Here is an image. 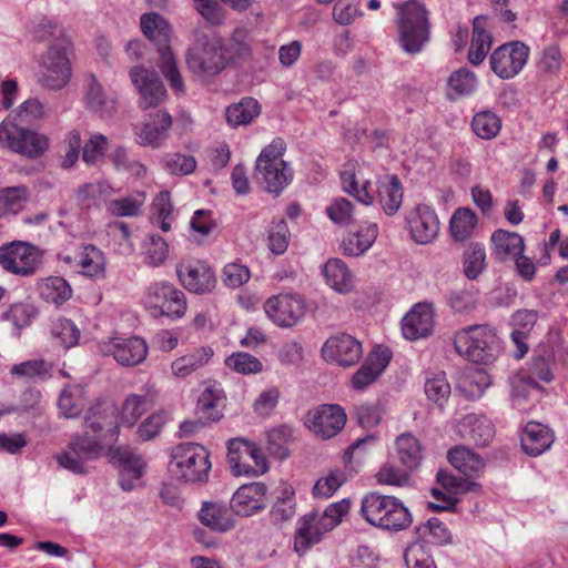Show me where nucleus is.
Masks as SVG:
<instances>
[{"label":"nucleus","mask_w":568,"mask_h":568,"mask_svg":"<svg viewBox=\"0 0 568 568\" xmlns=\"http://www.w3.org/2000/svg\"><path fill=\"white\" fill-rule=\"evenodd\" d=\"M436 480L445 490L455 495L471 491L479 487V484L473 480L465 477H457L443 469L438 470Z\"/></svg>","instance_id":"6e6d98bb"},{"label":"nucleus","mask_w":568,"mask_h":568,"mask_svg":"<svg viewBox=\"0 0 568 568\" xmlns=\"http://www.w3.org/2000/svg\"><path fill=\"white\" fill-rule=\"evenodd\" d=\"M424 390L430 402L443 407L447 403L452 389L446 374L440 372L426 377Z\"/></svg>","instance_id":"3c124183"},{"label":"nucleus","mask_w":568,"mask_h":568,"mask_svg":"<svg viewBox=\"0 0 568 568\" xmlns=\"http://www.w3.org/2000/svg\"><path fill=\"white\" fill-rule=\"evenodd\" d=\"M108 353L122 366H135L145 359L148 346L145 341L138 336L115 337L109 344Z\"/></svg>","instance_id":"a878e982"},{"label":"nucleus","mask_w":568,"mask_h":568,"mask_svg":"<svg viewBox=\"0 0 568 568\" xmlns=\"http://www.w3.org/2000/svg\"><path fill=\"white\" fill-rule=\"evenodd\" d=\"M417 532L422 537L428 535L432 542L440 546L450 544L453 539L448 528L436 517L429 518L426 524L417 527Z\"/></svg>","instance_id":"e2e57ef3"},{"label":"nucleus","mask_w":568,"mask_h":568,"mask_svg":"<svg viewBox=\"0 0 568 568\" xmlns=\"http://www.w3.org/2000/svg\"><path fill=\"white\" fill-rule=\"evenodd\" d=\"M397 457L408 470L416 469L423 459V450L419 440L410 433L400 434L396 438Z\"/></svg>","instance_id":"a19ab883"},{"label":"nucleus","mask_w":568,"mask_h":568,"mask_svg":"<svg viewBox=\"0 0 568 568\" xmlns=\"http://www.w3.org/2000/svg\"><path fill=\"white\" fill-rule=\"evenodd\" d=\"M293 178L288 165L255 168V180L265 191L271 194L280 195L282 191L291 183Z\"/></svg>","instance_id":"7c9ffc66"},{"label":"nucleus","mask_w":568,"mask_h":568,"mask_svg":"<svg viewBox=\"0 0 568 568\" xmlns=\"http://www.w3.org/2000/svg\"><path fill=\"white\" fill-rule=\"evenodd\" d=\"M149 296L162 315L181 317L186 311L184 293L169 282L152 284L149 288Z\"/></svg>","instance_id":"aec40b11"},{"label":"nucleus","mask_w":568,"mask_h":568,"mask_svg":"<svg viewBox=\"0 0 568 568\" xmlns=\"http://www.w3.org/2000/svg\"><path fill=\"white\" fill-rule=\"evenodd\" d=\"M554 439V433L548 426L529 422L521 433L520 444L527 455L536 457L548 450Z\"/></svg>","instance_id":"cd10ccee"},{"label":"nucleus","mask_w":568,"mask_h":568,"mask_svg":"<svg viewBox=\"0 0 568 568\" xmlns=\"http://www.w3.org/2000/svg\"><path fill=\"white\" fill-rule=\"evenodd\" d=\"M412 239L418 244L433 242L439 232V220L436 212L426 204H419L406 216Z\"/></svg>","instance_id":"6ab92c4d"},{"label":"nucleus","mask_w":568,"mask_h":568,"mask_svg":"<svg viewBox=\"0 0 568 568\" xmlns=\"http://www.w3.org/2000/svg\"><path fill=\"white\" fill-rule=\"evenodd\" d=\"M200 521L210 529L225 532L235 527L232 508L221 503L204 501L199 513Z\"/></svg>","instance_id":"c85d7f7f"},{"label":"nucleus","mask_w":568,"mask_h":568,"mask_svg":"<svg viewBox=\"0 0 568 568\" xmlns=\"http://www.w3.org/2000/svg\"><path fill=\"white\" fill-rule=\"evenodd\" d=\"M404 560L408 568H437L433 557L422 544L409 545L405 550Z\"/></svg>","instance_id":"774afa93"},{"label":"nucleus","mask_w":568,"mask_h":568,"mask_svg":"<svg viewBox=\"0 0 568 568\" xmlns=\"http://www.w3.org/2000/svg\"><path fill=\"white\" fill-rule=\"evenodd\" d=\"M376 479L381 485H390L397 487H406L410 483L408 471L390 463H386L379 468L378 473L376 474Z\"/></svg>","instance_id":"680f3d73"},{"label":"nucleus","mask_w":568,"mask_h":568,"mask_svg":"<svg viewBox=\"0 0 568 568\" xmlns=\"http://www.w3.org/2000/svg\"><path fill=\"white\" fill-rule=\"evenodd\" d=\"M69 40L57 38L43 55L40 64V83L50 90H60L71 78V65L67 55Z\"/></svg>","instance_id":"0eeeda50"},{"label":"nucleus","mask_w":568,"mask_h":568,"mask_svg":"<svg viewBox=\"0 0 568 568\" xmlns=\"http://www.w3.org/2000/svg\"><path fill=\"white\" fill-rule=\"evenodd\" d=\"M225 365L240 374H256L263 369L262 362L244 352L233 353L225 359Z\"/></svg>","instance_id":"13d9d810"},{"label":"nucleus","mask_w":568,"mask_h":568,"mask_svg":"<svg viewBox=\"0 0 568 568\" xmlns=\"http://www.w3.org/2000/svg\"><path fill=\"white\" fill-rule=\"evenodd\" d=\"M467 436L476 446L486 447L495 436L493 423L485 416L468 415L464 419Z\"/></svg>","instance_id":"de8ad7c7"},{"label":"nucleus","mask_w":568,"mask_h":568,"mask_svg":"<svg viewBox=\"0 0 568 568\" xmlns=\"http://www.w3.org/2000/svg\"><path fill=\"white\" fill-rule=\"evenodd\" d=\"M397 10L395 24L397 40L407 54L423 51L430 40L429 12L420 0H407L394 4Z\"/></svg>","instance_id":"f257e3e1"},{"label":"nucleus","mask_w":568,"mask_h":568,"mask_svg":"<svg viewBox=\"0 0 568 568\" xmlns=\"http://www.w3.org/2000/svg\"><path fill=\"white\" fill-rule=\"evenodd\" d=\"M346 424V413L341 405L324 404L308 410L305 425L324 439L336 436Z\"/></svg>","instance_id":"2eb2a0df"},{"label":"nucleus","mask_w":568,"mask_h":568,"mask_svg":"<svg viewBox=\"0 0 568 568\" xmlns=\"http://www.w3.org/2000/svg\"><path fill=\"white\" fill-rule=\"evenodd\" d=\"M212 464L207 449L196 443H181L171 449V476L183 483H206Z\"/></svg>","instance_id":"20e7f679"},{"label":"nucleus","mask_w":568,"mask_h":568,"mask_svg":"<svg viewBox=\"0 0 568 568\" xmlns=\"http://www.w3.org/2000/svg\"><path fill=\"white\" fill-rule=\"evenodd\" d=\"M529 47L520 41L499 45L489 58L491 71L500 79H513L527 63Z\"/></svg>","instance_id":"f8f14e48"},{"label":"nucleus","mask_w":568,"mask_h":568,"mask_svg":"<svg viewBox=\"0 0 568 568\" xmlns=\"http://www.w3.org/2000/svg\"><path fill=\"white\" fill-rule=\"evenodd\" d=\"M267 486L260 481L242 485L232 496L231 508L237 516H252L266 506Z\"/></svg>","instance_id":"412c9836"},{"label":"nucleus","mask_w":568,"mask_h":568,"mask_svg":"<svg viewBox=\"0 0 568 568\" xmlns=\"http://www.w3.org/2000/svg\"><path fill=\"white\" fill-rule=\"evenodd\" d=\"M449 88L459 95H467L475 91L477 79L474 72L460 68L448 78Z\"/></svg>","instance_id":"69168bd1"},{"label":"nucleus","mask_w":568,"mask_h":568,"mask_svg":"<svg viewBox=\"0 0 568 568\" xmlns=\"http://www.w3.org/2000/svg\"><path fill=\"white\" fill-rule=\"evenodd\" d=\"M172 116L165 110L148 114L146 122L136 132L138 143L143 146L161 148L170 135Z\"/></svg>","instance_id":"4be33fe9"},{"label":"nucleus","mask_w":568,"mask_h":568,"mask_svg":"<svg viewBox=\"0 0 568 568\" xmlns=\"http://www.w3.org/2000/svg\"><path fill=\"white\" fill-rule=\"evenodd\" d=\"M176 275L182 286L195 294L210 293L216 285L214 271L203 261L194 260L178 263Z\"/></svg>","instance_id":"f3484780"},{"label":"nucleus","mask_w":568,"mask_h":568,"mask_svg":"<svg viewBox=\"0 0 568 568\" xmlns=\"http://www.w3.org/2000/svg\"><path fill=\"white\" fill-rule=\"evenodd\" d=\"M292 442V428L281 425L267 433V450L275 458L282 460L288 457V445Z\"/></svg>","instance_id":"8fccbe9b"},{"label":"nucleus","mask_w":568,"mask_h":568,"mask_svg":"<svg viewBox=\"0 0 568 568\" xmlns=\"http://www.w3.org/2000/svg\"><path fill=\"white\" fill-rule=\"evenodd\" d=\"M109 160L116 171L131 174L135 178H143L146 174L145 165L130 159L126 149L122 145L116 146L114 151L109 154Z\"/></svg>","instance_id":"864d4df0"},{"label":"nucleus","mask_w":568,"mask_h":568,"mask_svg":"<svg viewBox=\"0 0 568 568\" xmlns=\"http://www.w3.org/2000/svg\"><path fill=\"white\" fill-rule=\"evenodd\" d=\"M434 312L430 305L416 304L402 321V332L406 339L425 338L433 333Z\"/></svg>","instance_id":"b1692460"},{"label":"nucleus","mask_w":568,"mask_h":568,"mask_svg":"<svg viewBox=\"0 0 568 568\" xmlns=\"http://www.w3.org/2000/svg\"><path fill=\"white\" fill-rule=\"evenodd\" d=\"M106 457L119 468L120 487L124 491L133 490L145 473L146 462L144 458L128 446H110Z\"/></svg>","instance_id":"9d476101"},{"label":"nucleus","mask_w":568,"mask_h":568,"mask_svg":"<svg viewBox=\"0 0 568 568\" xmlns=\"http://www.w3.org/2000/svg\"><path fill=\"white\" fill-rule=\"evenodd\" d=\"M193 40L186 52L189 69L197 74H219L226 64L223 40L203 28L193 30Z\"/></svg>","instance_id":"39448f33"},{"label":"nucleus","mask_w":568,"mask_h":568,"mask_svg":"<svg viewBox=\"0 0 568 568\" xmlns=\"http://www.w3.org/2000/svg\"><path fill=\"white\" fill-rule=\"evenodd\" d=\"M146 410V399L144 396L132 394L126 397L122 405L120 422L128 427H132Z\"/></svg>","instance_id":"4d7b16f0"},{"label":"nucleus","mask_w":568,"mask_h":568,"mask_svg":"<svg viewBox=\"0 0 568 568\" xmlns=\"http://www.w3.org/2000/svg\"><path fill=\"white\" fill-rule=\"evenodd\" d=\"M103 450L102 440L88 433L74 434L67 448L57 455L58 464L78 475L88 473V463L98 459Z\"/></svg>","instance_id":"6e6552de"},{"label":"nucleus","mask_w":568,"mask_h":568,"mask_svg":"<svg viewBox=\"0 0 568 568\" xmlns=\"http://www.w3.org/2000/svg\"><path fill=\"white\" fill-rule=\"evenodd\" d=\"M493 255L499 262L515 258L524 253V239L515 232L497 230L491 235Z\"/></svg>","instance_id":"c756f323"},{"label":"nucleus","mask_w":568,"mask_h":568,"mask_svg":"<svg viewBox=\"0 0 568 568\" xmlns=\"http://www.w3.org/2000/svg\"><path fill=\"white\" fill-rule=\"evenodd\" d=\"M471 128L477 136L489 140L499 133L501 120L494 112L481 111L473 118Z\"/></svg>","instance_id":"603ef678"},{"label":"nucleus","mask_w":568,"mask_h":568,"mask_svg":"<svg viewBox=\"0 0 568 568\" xmlns=\"http://www.w3.org/2000/svg\"><path fill=\"white\" fill-rule=\"evenodd\" d=\"M390 358L392 354L387 348L371 353L352 376V387L362 390L374 383L386 368Z\"/></svg>","instance_id":"bb28decb"},{"label":"nucleus","mask_w":568,"mask_h":568,"mask_svg":"<svg viewBox=\"0 0 568 568\" xmlns=\"http://www.w3.org/2000/svg\"><path fill=\"white\" fill-rule=\"evenodd\" d=\"M296 513L295 490L290 485H282L275 491V500L270 510V520L274 525H281L291 520Z\"/></svg>","instance_id":"f704fd0d"},{"label":"nucleus","mask_w":568,"mask_h":568,"mask_svg":"<svg viewBox=\"0 0 568 568\" xmlns=\"http://www.w3.org/2000/svg\"><path fill=\"white\" fill-rule=\"evenodd\" d=\"M38 315L37 308L30 303L12 304L6 312L0 315L1 321L10 322L19 335V332L29 326Z\"/></svg>","instance_id":"09e8293b"},{"label":"nucleus","mask_w":568,"mask_h":568,"mask_svg":"<svg viewBox=\"0 0 568 568\" xmlns=\"http://www.w3.org/2000/svg\"><path fill=\"white\" fill-rule=\"evenodd\" d=\"M85 106L100 119H111L118 111L115 94L106 92L93 74L88 79Z\"/></svg>","instance_id":"393cba45"},{"label":"nucleus","mask_w":568,"mask_h":568,"mask_svg":"<svg viewBox=\"0 0 568 568\" xmlns=\"http://www.w3.org/2000/svg\"><path fill=\"white\" fill-rule=\"evenodd\" d=\"M322 355L328 362L339 366H353L363 355L362 344L349 334L341 333L331 336L322 347Z\"/></svg>","instance_id":"a211bd4d"},{"label":"nucleus","mask_w":568,"mask_h":568,"mask_svg":"<svg viewBox=\"0 0 568 568\" xmlns=\"http://www.w3.org/2000/svg\"><path fill=\"white\" fill-rule=\"evenodd\" d=\"M130 78L140 94V109L158 108L168 98L166 89L155 71L134 67L130 70Z\"/></svg>","instance_id":"ddd939ff"},{"label":"nucleus","mask_w":568,"mask_h":568,"mask_svg":"<svg viewBox=\"0 0 568 568\" xmlns=\"http://www.w3.org/2000/svg\"><path fill=\"white\" fill-rule=\"evenodd\" d=\"M0 145L30 159L43 154L49 148V139L34 130L4 120L0 123Z\"/></svg>","instance_id":"423d86ee"},{"label":"nucleus","mask_w":568,"mask_h":568,"mask_svg":"<svg viewBox=\"0 0 568 568\" xmlns=\"http://www.w3.org/2000/svg\"><path fill=\"white\" fill-rule=\"evenodd\" d=\"M487 268L486 250L478 242H470L463 252V272L470 280H477Z\"/></svg>","instance_id":"49530a36"},{"label":"nucleus","mask_w":568,"mask_h":568,"mask_svg":"<svg viewBox=\"0 0 568 568\" xmlns=\"http://www.w3.org/2000/svg\"><path fill=\"white\" fill-rule=\"evenodd\" d=\"M51 333L64 348H71L78 345L80 339V329L68 318L57 320L52 325Z\"/></svg>","instance_id":"5fc2aeb1"},{"label":"nucleus","mask_w":568,"mask_h":568,"mask_svg":"<svg viewBox=\"0 0 568 568\" xmlns=\"http://www.w3.org/2000/svg\"><path fill=\"white\" fill-rule=\"evenodd\" d=\"M224 400L222 390L215 387H206L197 399L196 414L206 422H217L223 416Z\"/></svg>","instance_id":"37998d69"},{"label":"nucleus","mask_w":568,"mask_h":568,"mask_svg":"<svg viewBox=\"0 0 568 568\" xmlns=\"http://www.w3.org/2000/svg\"><path fill=\"white\" fill-rule=\"evenodd\" d=\"M478 217L469 207H458L452 215L449 232L454 241L465 242L473 235Z\"/></svg>","instance_id":"c03bdc74"},{"label":"nucleus","mask_w":568,"mask_h":568,"mask_svg":"<svg viewBox=\"0 0 568 568\" xmlns=\"http://www.w3.org/2000/svg\"><path fill=\"white\" fill-rule=\"evenodd\" d=\"M326 283L336 292L347 294L354 288L353 274L339 258L328 260L323 267Z\"/></svg>","instance_id":"e433bc0d"},{"label":"nucleus","mask_w":568,"mask_h":568,"mask_svg":"<svg viewBox=\"0 0 568 568\" xmlns=\"http://www.w3.org/2000/svg\"><path fill=\"white\" fill-rule=\"evenodd\" d=\"M80 273L89 277H102L105 271L104 254L92 244L82 246L75 256Z\"/></svg>","instance_id":"79ce46f5"},{"label":"nucleus","mask_w":568,"mask_h":568,"mask_svg":"<svg viewBox=\"0 0 568 568\" xmlns=\"http://www.w3.org/2000/svg\"><path fill=\"white\" fill-rule=\"evenodd\" d=\"M487 17L477 16L473 20V38L468 50L467 59L474 65H479L491 47V36L486 29Z\"/></svg>","instance_id":"2f4dec72"},{"label":"nucleus","mask_w":568,"mask_h":568,"mask_svg":"<svg viewBox=\"0 0 568 568\" xmlns=\"http://www.w3.org/2000/svg\"><path fill=\"white\" fill-rule=\"evenodd\" d=\"M448 462L465 478L477 477L485 467L484 459L465 446H457L448 450Z\"/></svg>","instance_id":"473e14b6"},{"label":"nucleus","mask_w":568,"mask_h":568,"mask_svg":"<svg viewBox=\"0 0 568 568\" xmlns=\"http://www.w3.org/2000/svg\"><path fill=\"white\" fill-rule=\"evenodd\" d=\"M267 317L280 327H293L305 314L301 295L278 294L270 297L264 305Z\"/></svg>","instance_id":"4468645a"},{"label":"nucleus","mask_w":568,"mask_h":568,"mask_svg":"<svg viewBox=\"0 0 568 568\" xmlns=\"http://www.w3.org/2000/svg\"><path fill=\"white\" fill-rule=\"evenodd\" d=\"M346 476L343 470L334 469L325 478L318 479L313 487V495L315 497L328 498L331 497L344 483Z\"/></svg>","instance_id":"338daca9"},{"label":"nucleus","mask_w":568,"mask_h":568,"mask_svg":"<svg viewBox=\"0 0 568 568\" xmlns=\"http://www.w3.org/2000/svg\"><path fill=\"white\" fill-rule=\"evenodd\" d=\"M378 226L375 223L362 226L356 232H351L343 241V253L348 256H359L364 254L376 241Z\"/></svg>","instance_id":"ea45409f"},{"label":"nucleus","mask_w":568,"mask_h":568,"mask_svg":"<svg viewBox=\"0 0 568 568\" xmlns=\"http://www.w3.org/2000/svg\"><path fill=\"white\" fill-rule=\"evenodd\" d=\"M255 452V444L243 438H233L227 445V462L233 469L234 475H250L252 464L250 456Z\"/></svg>","instance_id":"72a5a7b5"},{"label":"nucleus","mask_w":568,"mask_h":568,"mask_svg":"<svg viewBox=\"0 0 568 568\" xmlns=\"http://www.w3.org/2000/svg\"><path fill=\"white\" fill-rule=\"evenodd\" d=\"M290 231L284 220L272 222L268 230V248L276 255L283 254L288 247Z\"/></svg>","instance_id":"bf43d9fd"},{"label":"nucleus","mask_w":568,"mask_h":568,"mask_svg":"<svg viewBox=\"0 0 568 568\" xmlns=\"http://www.w3.org/2000/svg\"><path fill=\"white\" fill-rule=\"evenodd\" d=\"M40 297L50 304L60 306L68 302L72 296L70 284L61 276H49L42 278L37 284Z\"/></svg>","instance_id":"58836bf2"},{"label":"nucleus","mask_w":568,"mask_h":568,"mask_svg":"<svg viewBox=\"0 0 568 568\" xmlns=\"http://www.w3.org/2000/svg\"><path fill=\"white\" fill-rule=\"evenodd\" d=\"M343 190L354 196L358 202L371 205L374 202V196L367 191L369 182H365L359 189L355 173L352 171H343L341 174Z\"/></svg>","instance_id":"0e129e2a"},{"label":"nucleus","mask_w":568,"mask_h":568,"mask_svg":"<svg viewBox=\"0 0 568 568\" xmlns=\"http://www.w3.org/2000/svg\"><path fill=\"white\" fill-rule=\"evenodd\" d=\"M84 427L99 435L101 440H116L119 436L118 407L109 400H97L84 416Z\"/></svg>","instance_id":"dca6fc26"},{"label":"nucleus","mask_w":568,"mask_h":568,"mask_svg":"<svg viewBox=\"0 0 568 568\" xmlns=\"http://www.w3.org/2000/svg\"><path fill=\"white\" fill-rule=\"evenodd\" d=\"M496 335L488 325H473L457 332L454 337L456 352L473 362H484L487 349Z\"/></svg>","instance_id":"9b49d317"},{"label":"nucleus","mask_w":568,"mask_h":568,"mask_svg":"<svg viewBox=\"0 0 568 568\" xmlns=\"http://www.w3.org/2000/svg\"><path fill=\"white\" fill-rule=\"evenodd\" d=\"M143 34L152 41L159 53V68L175 92L184 91V82L171 49L172 28L168 20L156 12L144 13L140 18Z\"/></svg>","instance_id":"f03ea898"},{"label":"nucleus","mask_w":568,"mask_h":568,"mask_svg":"<svg viewBox=\"0 0 568 568\" xmlns=\"http://www.w3.org/2000/svg\"><path fill=\"white\" fill-rule=\"evenodd\" d=\"M285 151V144L282 139H275L272 141L271 144L266 145L262 152L260 153L255 168H261L262 165L265 166H282L288 165L283 160V154Z\"/></svg>","instance_id":"052dcab7"},{"label":"nucleus","mask_w":568,"mask_h":568,"mask_svg":"<svg viewBox=\"0 0 568 568\" xmlns=\"http://www.w3.org/2000/svg\"><path fill=\"white\" fill-rule=\"evenodd\" d=\"M320 520V514L315 510L302 516L294 535V550L298 556L305 555L314 545L322 541L323 536L328 532Z\"/></svg>","instance_id":"5701e85b"},{"label":"nucleus","mask_w":568,"mask_h":568,"mask_svg":"<svg viewBox=\"0 0 568 568\" xmlns=\"http://www.w3.org/2000/svg\"><path fill=\"white\" fill-rule=\"evenodd\" d=\"M42 264L38 247L21 241L0 246L1 267L14 275H34Z\"/></svg>","instance_id":"1a4fd4ad"},{"label":"nucleus","mask_w":568,"mask_h":568,"mask_svg":"<svg viewBox=\"0 0 568 568\" xmlns=\"http://www.w3.org/2000/svg\"><path fill=\"white\" fill-rule=\"evenodd\" d=\"M213 355L214 351L211 346H201L173 361L172 373L176 377L184 378L206 365Z\"/></svg>","instance_id":"c9c22d12"},{"label":"nucleus","mask_w":568,"mask_h":568,"mask_svg":"<svg viewBox=\"0 0 568 568\" xmlns=\"http://www.w3.org/2000/svg\"><path fill=\"white\" fill-rule=\"evenodd\" d=\"M378 201L387 215H394L403 202V187L396 175L386 176L377 183Z\"/></svg>","instance_id":"4c0bfd02"},{"label":"nucleus","mask_w":568,"mask_h":568,"mask_svg":"<svg viewBox=\"0 0 568 568\" xmlns=\"http://www.w3.org/2000/svg\"><path fill=\"white\" fill-rule=\"evenodd\" d=\"M261 113L258 102L253 98H243L239 103L226 108V122L232 128L250 124Z\"/></svg>","instance_id":"a18cd8bd"},{"label":"nucleus","mask_w":568,"mask_h":568,"mask_svg":"<svg viewBox=\"0 0 568 568\" xmlns=\"http://www.w3.org/2000/svg\"><path fill=\"white\" fill-rule=\"evenodd\" d=\"M361 513L368 524L387 531L405 530L413 523L410 510L400 499L376 491L363 497Z\"/></svg>","instance_id":"7ed1b4c3"}]
</instances>
